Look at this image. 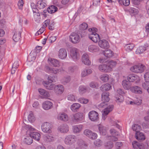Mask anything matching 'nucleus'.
Segmentation results:
<instances>
[{
	"label": "nucleus",
	"instance_id": "1",
	"mask_svg": "<svg viewBox=\"0 0 149 149\" xmlns=\"http://www.w3.org/2000/svg\"><path fill=\"white\" fill-rule=\"evenodd\" d=\"M23 127L27 130V133L28 134L29 132V135L36 140L38 141L40 140V133L37 132H31L32 131L34 130V129L32 128V126L29 125H26L25 124L23 126Z\"/></svg>",
	"mask_w": 149,
	"mask_h": 149
},
{
	"label": "nucleus",
	"instance_id": "2",
	"mask_svg": "<svg viewBox=\"0 0 149 149\" xmlns=\"http://www.w3.org/2000/svg\"><path fill=\"white\" fill-rule=\"evenodd\" d=\"M145 69L146 67L144 65L139 64L131 67L130 70L135 73H140L143 72Z\"/></svg>",
	"mask_w": 149,
	"mask_h": 149
},
{
	"label": "nucleus",
	"instance_id": "3",
	"mask_svg": "<svg viewBox=\"0 0 149 149\" xmlns=\"http://www.w3.org/2000/svg\"><path fill=\"white\" fill-rule=\"evenodd\" d=\"M52 127V125L47 122L44 123L41 125L42 130L43 132L45 133H51Z\"/></svg>",
	"mask_w": 149,
	"mask_h": 149
},
{
	"label": "nucleus",
	"instance_id": "4",
	"mask_svg": "<svg viewBox=\"0 0 149 149\" xmlns=\"http://www.w3.org/2000/svg\"><path fill=\"white\" fill-rule=\"evenodd\" d=\"M70 55L74 61L79 60V59L80 55L78 49L75 48H72L70 51Z\"/></svg>",
	"mask_w": 149,
	"mask_h": 149
},
{
	"label": "nucleus",
	"instance_id": "5",
	"mask_svg": "<svg viewBox=\"0 0 149 149\" xmlns=\"http://www.w3.org/2000/svg\"><path fill=\"white\" fill-rule=\"evenodd\" d=\"M31 6L33 13H35L34 15V19L37 22H39L40 21L39 16H40L39 11L36 8V6L34 3H31Z\"/></svg>",
	"mask_w": 149,
	"mask_h": 149
},
{
	"label": "nucleus",
	"instance_id": "6",
	"mask_svg": "<svg viewBox=\"0 0 149 149\" xmlns=\"http://www.w3.org/2000/svg\"><path fill=\"white\" fill-rule=\"evenodd\" d=\"M75 136L72 135L67 136L65 139V142L66 144L71 145L74 143L76 141Z\"/></svg>",
	"mask_w": 149,
	"mask_h": 149
},
{
	"label": "nucleus",
	"instance_id": "7",
	"mask_svg": "<svg viewBox=\"0 0 149 149\" xmlns=\"http://www.w3.org/2000/svg\"><path fill=\"white\" fill-rule=\"evenodd\" d=\"M117 92L119 94V95H117L116 97V102L119 103L123 102V97L122 95L125 94V91L123 89L119 88L117 90Z\"/></svg>",
	"mask_w": 149,
	"mask_h": 149
},
{
	"label": "nucleus",
	"instance_id": "8",
	"mask_svg": "<svg viewBox=\"0 0 149 149\" xmlns=\"http://www.w3.org/2000/svg\"><path fill=\"white\" fill-rule=\"evenodd\" d=\"M71 117L72 120L75 123L79 122L82 121L83 118L82 114L79 113L72 114Z\"/></svg>",
	"mask_w": 149,
	"mask_h": 149
},
{
	"label": "nucleus",
	"instance_id": "9",
	"mask_svg": "<svg viewBox=\"0 0 149 149\" xmlns=\"http://www.w3.org/2000/svg\"><path fill=\"white\" fill-rule=\"evenodd\" d=\"M80 37L78 34L72 33L70 36V40L74 44L79 42L80 41Z\"/></svg>",
	"mask_w": 149,
	"mask_h": 149
},
{
	"label": "nucleus",
	"instance_id": "10",
	"mask_svg": "<svg viewBox=\"0 0 149 149\" xmlns=\"http://www.w3.org/2000/svg\"><path fill=\"white\" fill-rule=\"evenodd\" d=\"M88 116L90 120L92 121H96L98 118V114L95 111H90L88 113Z\"/></svg>",
	"mask_w": 149,
	"mask_h": 149
},
{
	"label": "nucleus",
	"instance_id": "11",
	"mask_svg": "<svg viewBox=\"0 0 149 149\" xmlns=\"http://www.w3.org/2000/svg\"><path fill=\"white\" fill-rule=\"evenodd\" d=\"M89 38L93 42H96L98 40H100V37L98 34L95 32H93L88 35Z\"/></svg>",
	"mask_w": 149,
	"mask_h": 149
},
{
	"label": "nucleus",
	"instance_id": "12",
	"mask_svg": "<svg viewBox=\"0 0 149 149\" xmlns=\"http://www.w3.org/2000/svg\"><path fill=\"white\" fill-rule=\"evenodd\" d=\"M82 61L84 64L89 65L91 64V62L89 60V55L86 53H84L82 56Z\"/></svg>",
	"mask_w": 149,
	"mask_h": 149
},
{
	"label": "nucleus",
	"instance_id": "13",
	"mask_svg": "<svg viewBox=\"0 0 149 149\" xmlns=\"http://www.w3.org/2000/svg\"><path fill=\"white\" fill-rule=\"evenodd\" d=\"M44 86L48 90H52L55 89V85L52 83L47 81H44L43 82Z\"/></svg>",
	"mask_w": 149,
	"mask_h": 149
},
{
	"label": "nucleus",
	"instance_id": "14",
	"mask_svg": "<svg viewBox=\"0 0 149 149\" xmlns=\"http://www.w3.org/2000/svg\"><path fill=\"white\" fill-rule=\"evenodd\" d=\"M69 128L67 125L62 124L58 128V130L61 133H66L69 131Z\"/></svg>",
	"mask_w": 149,
	"mask_h": 149
},
{
	"label": "nucleus",
	"instance_id": "15",
	"mask_svg": "<svg viewBox=\"0 0 149 149\" xmlns=\"http://www.w3.org/2000/svg\"><path fill=\"white\" fill-rule=\"evenodd\" d=\"M22 31V29L21 28L19 31H15L13 36V39L14 41L17 42L19 40L21 37V34Z\"/></svg>",
	"mask_w": 149,
	"mask_h": 149
},
{
	"label": "nucleus",
	"instance_id": "16",
	"mask_svg": "<svg viewBox=\"0 0 149 149\" xmlns=\"http://www.w3.org/2000/svg\"><path fill=\"white\" fill-rule=\"evenodd\" d=\"M92 72L93 71L92 69L89 68H85L81 71V77H85L91 74Z\"/></svg>",
	"mask_w": 149,
	"mask_h": 149
},
{
	"label": "nucleus",
	"instance_id": "17",
	"mask_svg": "<svg viewBox=\"0 0 149 149\" xmlns=\"http://www.w3.org/2000/svg\"><path fill=\"white\" fill-rule=\"evenodd\" d=\"M42 107L44 109L47 110L53 107V104L50 101H46L43 103Z\"/></svg>",
	"mask_w": 149,
	"mask_h": 149
},
{
	"label": "nucleus",
	"instance_id": "18",
	"mask_svg": "<svg viewBox=\"0 0 149 149\" xmlns=\"http://www.w3.org/2000/svg\"><path fill=\"white\" fill-rule=\"evenodd\" d=\"M58 56L61 59L66 58L67 56V52L66 49L63 48L60 49L59 51Z\"/></svg>",
	"mask_w": 149,
	"mask_h": 149
},
{
	"label": "nucleus",
	"instance_id": "19",
	"mask_svg": "<svg viewBox=\"0 0 149 149\" xmlns=\"http://www.w3.org/2000/svg\"><path fill=\"white\" fill-rule=\"evenodd\" d=\"M113 108V105H109L106 108H105L104 111H103V120L105 119L104 115H107L108 113L111 111Z\"/></svg>",
	"mask_w": 149,
	"mask_h": 149
},
{
	"label": "nucleus",
	"instance_id": "20",
	"mask_svg": "<svg viewBox=\"0 0 149 149\" xmlns=\"http://www.w3.org/2000/svg\"><path fill=\"white\" fill-rule=\"evenodd\" d=\"M63 86L59 84L55 85L54 91L57 94H61L64 91Z\"/></svg>",
	"mask_w": 149,
	"mask_h": 149
},
{
	"label": "nucleus",
	"instance_id": "21",
	"mask_svg": "<svg viewBox=\"0 0 149 149\" xmlns=\"http://www.w3.org/2000/svg\"><path fill=\"white\" fill-rule=\"evenodd\" d=\"M135 137L139 141H143L145 139V137L143 133L140 132H137L135 134Z\"/></svg>",
	"mask_w": 149,
	"mask_h": 149
},
{
	"label": "nucleus",
	"instance_id": "22",
	"mask_svg": "<svg viewBox=\"0 0 149 149\" xmlns=\"http://www.w3.org/2000/svg\"><path fill=\"white\" fill-rule=\"evenodd\" d=\"M130 90L132 92L136 93L141 94L142 93L141 88L138 86H134L131 87Z\"/></svg>",
	"mask_w": 149,
	"mask_h": 149
},
{
	"label": "nucleus",
	"instance_id": "23",
	"mask_svg": "<svg viewBox=\"0 0 149 149\" xmlns=\"http://www.w3.org/2000/svg\"><path fill=\"white\" fill-rule=\"evenodd\" d=\"M122 85L125 89L126 90L130 89L131 84L129 81L126 80H124L122 81Z\"/></svg>",
	"mask_w": 149,
	"mask_h": 149
},
{
	"label": "nucleus",
	"instance_id": "24",
	"mask_svg": "<svg viewBox=\"0 0 149 149\" xmlns=\"http://www.w3.org/2000/svg\"><path fill=\"white\" fill-rule=\"evenodd\" d=\"M44 139L47 142H50L54 141L55 138L54 136L52 134L47 135L44 136Z\"/></svg>",
	"mask_w": 149,
	"mask_h": 149
},
{
	"label": "nucleus",
	"instance_id": "25",
	"mask_svg": "<svg viewBox=\"0 0 149 149\" xmlns=\"http://www.w3.org/2000/svg\"><path fill=\"white\" fill-rule=\"evenodd\" d=\"M58 120H63L64 121H66L68 120V115L65 113H62L59 114L58 116Z\"/></svg>",
	"mask_w": 149,
	"mask_h": 149
},
{
	"label": "nucleus",
	"instance_id": "26",
	"mask_svg": "<svg viewBox=\"0 0 149 149\" xmlns=\"http://www.w3.org/2000/svg\"><path fill=\"white\" fill-rule=\"evenodd\" d=\"M103 55L107 58L111 57L113 56V52L111 50L106 49L104 50H103Z\"/></svg>",
	"mask_w": 149,
	"mask_h": 149
},
{
	"label": "nucleus",
	"instance_id": "27",
	"mask_svg": "<svg viewBox=\"0 0 149 149\" xmlns=\"http://www.w3.org/2000/svg\"><path fill=\"white\" fill-rule=\"evenodd\" d=\"M127 78L128 81L130 83V82H133L134 81L139 79V77L137 75L130 74L127 76Z\"/></svg>",
	"mask_w": 149,
	"mask_h": 149
},
{
	"label": "nucleus",
	"instance_id": "28",
	"mask_svg": "<svg viewBox=\"0 0 149 149\" xmlns=\"http://www.w3.org/2000/svg\"><path fill=\"white\" fill-rule=\"evenodd\" d=\"M104 61H104L103 59V63H106L108 64V65H109L110 68H112H112L116 66L117 63L116 61L112 60H107V61H106L105 62H104Z\"/></svg>",
	"mask_w": 149,
	"mask_h": 149
},
{
	"label": "nucleus",
	"instance_id": "29",
	"mask_svg": "<svg viewBox=\"0 0 149 149\" xmlns=\"http://www.w3.org/2000/svg\"><path fill=\"white\" fill-rule=\"evenodd\" d=\"M103 103H105V102H108L110 100V98L109 97V93L108 92H103Z\"/></svg>",
	"mask_w": 149,
	"mask_h": 149
},
{
	"label": "nucleus",
	"instance_id": "30",
	"mask_svg": "<svg viewBox=\"0 0 149 149\" xmlns=\"http://www.w3.org/2000/svg\"><path fill=\"white\" fill-rule=\"evenodd\" d=\"M38 91L40 94L45 97H49V93L47 91L42 88L38 89Z\"/></svg>",
	"mask_w": 149,
	"mask_h": 149
},
{
	"label": "nucleus",
	"instance_id": "31",
	"mask_svg": "<svg viewBox=\"0 0 149 149\" xmlns=\"http://www.w3.org/2000/svg\"><path fill=\"white\" fill-rule=\"evenodd\" d=\"M82 125H76L73 127V132L75 133H78L82 129Z\"/></svg>",
	"mask_w": 149,
	"mask_h": 149
},
{
	"label": "nucleus",
	"instance_id": "32",
	"mask_svg": "<svg viewBox=\"0 0 149 149\" xmlns=\"http://www.w3.org/2000/svg\"><path fill=\"white\" fill-rule=\"evenodd\" d=\"M46 4L44 1L41 0L38 1L37 3V7L40 9L43 8L46 6Z\"/></svg>",
	"mask_w": 149,
	"mask_h": 149
},
{
	"label": "nucleus",
	"instance_id": "33",
	"mask_svg": "<svg viewBox=\"0 0 149 149\" xmlns=\"http://www.w3.org/2000/svg\"><path fill=\"white\" fill-rule=\"evenodd\" d=\"M89 51L91 52H94L99 51V49L98 47L94 45H91L88 47Z\"/></svg>",
	"mask_w": 149,
	"mask_h": 149
},
{
	"label": "nucleus",
	"instance_id": "34",
	"mask_svg": "<svg viewBox=\"0 0 149 149\" xmlns=\"http://www.w3.org/2000/svg\"><path fill=\"white\" fill-rule=\"evenodd\" d=\"M146 50V47L143 46H141L137 49L136 53L137 54H141L144 52Z\"/></svg>",
	"mask_w": 149,
	"mask_h": 149
},
{
	"label": "nucleus",
	"instance_id": "35",
	"mask_svg": "<svg viewBox=\"0 0 149 149\" xmlns=\"http://www.w3.org/2000/svg\"><path fill=\"white\" fill-rule=\"evenodd\" d=\"M81 106L79 103H74L72 105L70 108L72 111L75 112Z\"/></svg>",
	"mask_w": 149,
	"mask_h": 149
},
{
	"label": "nucleus",
	"instance_id": "36",
	"mask_svg": "<svg viewBox=\"0 0 149 149\" xmlns=\"http://www.w3.org/2000/svg\"><path fill=\"white\" fill-rule=\"evenodd\" d=\"M118 3L121 5H124L125 6H129L130 3V0H117Z\"/></svg>",
	"mask_w": 149,
	"mask_h": 149
},
{
	"label": "nucleus",
	"instance_id": "37",
	"mask_svg": "<svg viewBox=\"0 0 149 149\" xmlns=\"http://www.w3.org/2000/svg\"><path fill=\"white\" fill-rule=\"evenodd\" d=\"M57 8L54 6H51L48 8V12L50 13H52L56 11Z\"/></svg>",
	"mask_w": 149,
	"mask_h": 149
},
{
	"label": "nucleus",
	"instance_id": "38",
	"mask_svg": "<svg viewBox=\"0 0 149 149\" xmlns=\"http://www.w3.org/2000/svg\"><path fill=\"white\" fill-rule=\"evenodd\" d=\"M112 71V68H110L107 63L103 64V72H109Z\"/></svg>",
	"mask_w": 149,
	"mask_h": 149
},
{
	"label": "nucleus",
	"instance_id": "39",
	"mask_svg": "<svg viewBox=\"0 0 149 149\" xmlns=\"http://www.w3.org/2000/svg\"><path fill=\"white\" fill-rule=\"evenodd\" d=\"M47 68L49 70L50 72L53 73L54 74H56L58 73L59 72L61 71H63V69L61 70V69H58L56 68H50L49 67H48Z\"/></svg>",
	"mask_w": 149,
	"mask_h": 149
},
{
	"label": "nucleus",
	"instance_id": "40",
	"mask_svg": "<svg viewBox=\"0 0 149 149\" xmlns=\"http://www.w3.org/2000/svg\"><path fill=\"white\" fill-rule=\"evenodd\" d=\"M32 138L30 136H26L25 138L24 142L28 145H30L33 142Z\"/></svg>",
	"mask_w": 149,
	"mask_h": 149
},
{
	"label": "nucleus",
	"instance_id": "41",
	"mask_svg": "<svg viewBox=\"0 0 149 149\" xmlns=\"http://www.w3.org/2000/svg\"><path fill=\"white\" fill-rule=\"evenodd\" d=\"M134 47V45L133 43H130L126 45L125 47V48L126 50L129 52L131 51Z\"/></svg>",
	"mask_w": 149,
	"mask_h": 149
},
{
	"label": "nucleus",
	"instance_id": "42",
	"mask_svg": "<svg viewBox=\"0 0 149 149\" xmlns=\"http://www.w3.org/2000/svg\"><path fill=\"white\" fill-rule=\"evenodd\" d=\"M51 64L55 67H58L59 66V62L57 60L54 59H51Z\"/></svg>",
	"mask_w": 149,
	"mask_h": 149
},
{
	"label": "nucleus",
	"instance_id": "43",
	"mask_svg": "<svg viewBox=\"0 0 149 149\" xmlns=\"http://www.w3.org/2000/svg\"><path fill=\"white\" fill-rule=\"evenodd\" d=\"M132 129L136 132V133L139 132L141 127V126L138 124H134L132 126Z\"/></svg>",
	"mask_w": 149,
	"mask_h": 149
},
{
	"label": "nucleus",
	"instance_id": "44",
	"mask_svg": "<svg viewBox=\"0 0 149 149\" xmlns=\"http://www.w3.org/2000/svg\"><path fill=\"white\" fill-rule=\"evenodd\" d=\"M88 27L87 24L84 22L80 25L79 26V29L81 31H84L86 30Z\"/></svg>",
	"mask_w": 149,
	"mask_h": 149
},
{
	"label": "nucleus",
	"instance_id": "45",
	"mask_svg": "<svg viewBox=\"0 0 149 149\" xmlns=\"http://www.w3.org/2000/svg\"><path fill=\"white\" fill-rule=\"evenodd\" d=\"M104 146L108 149H111L113 146V143L111 141H108L104 143Z\"/></svg>",
	"mask_w": 149,
	"mask_h": 149
},
{
	"label": "nucleus",
	"instance_id": "46",
	"mask_svg": "<svg viewBox=\"0 0 149 149\" xmlns=\"http://www.w3.org/2000/svg\"><path fill=\"white\" fill-rule=\"evenodd\" d=\"M71 80L70 77V76H67L64 77L62 80V81L64 84L69 82Z\"/></svg>",
	"mask_w": 149,
	"mask_h": 149
},
{
	"label": "nucleus",
	"instance_id": "47",
	"mask_svg": "<svg viewBox=\"0 0 149 149\" xmlns=\"http://www.w3.org/2000/svg\"><path fill=\"white\" fill-rule=\"evenodd\" d=\"M28 119L30 122H32L35 121V118L33 114L31 112L29 115Z\"/></svg>",
	"mask_w": 149,
	"mask_h": 149
},
{
	"label": "nucleus",
	"instance_id": "48",
	"mask_svg": "<svg viewBox=\"0 0 149 149\" xmlns=\"http://www.w3.org/2000/svg\"><path fill=\"white\" fill-rule=\"evenodd\" d=\"M76 97L73 95L70 94L67 96V98L68 100L72 102H74L76 101Z\"/></svg>",
	"mask_w": 149,
	"mask_h": 149
},
{
	"label": "nucleus",
	"instance_id": "49",
	"mask_svg": "<svg viewBox=\"0 0 149 149\" xmlns=\"http://www.w3.org/2000/svg\"><path fill=\"white\" fill-rule=\"evenodd\" d=\"M111 89V86L109 84H106L103 86V91H108Z\"/></svg>",
	"mask_w": 149,
	"mask_h": 149
},
{
	"label": "nucleus",
	"instance_id": "50",
	"mask_svg": "<svg viewBox=\"0 0 149 149\" xmlns=\"http://www.w3.org/2000/svg\"><path fill=\"white\" fill-rule=\"evenodd\" d=\"M79 93L81 94H83L85 93L86 91V88L85 86H81L79 88Z\"/></svg>",
	"mask_w": 149,
	"mask_h": 149
},
{
	"label": "nucleus",
	"instance_id": "51",
	"mask_svg": "<svg viewBox=\"0 0 149 149\" xmlns=\"http://www.w3.org/2000/svg\"><path fill=\"white\" fill-rule=\"evenodd\" d=\"M109 47V45L108 41L105 40L103 39V49H107Z\"/></svg>",
	"mask_w": 149,
	"mask_h": 149
},
{
	"label": "nucleus",
	"instance_id": "52",
	"mask_svg": "<svg viewBox=\"0 0 149 149\" xmlns=\"http://www.w3.org/2000/svg\"><path fill=\"white\" fill-rule=\"evenodd\" d=\"M48 80L49 82L52 83V82H55L57 80L56 77H52L51 76H49L48 78Z\"/></svg>",
	"mask_w": 149,
	"mask_h": 149
},
{
	"label": "nucleus",
	"instance_id": "53",
	"mask_svg": "<svg viewBox=\"0 0 149 149\" xmlns=\"http://www.w3.org/2000/svg\"><path fill=\"white\" fill-rule=\"evenodd\" d=\"M90 86L93 88H97L99 86V85L97 82H92L90 84Z\"/></svg>",
	"mask_w": 149,
	"mask_h": 149
},
{
	"label": "nucleus",
	"instance_id": "54",
	"mask_svg": "<svg viewBox=\"0 0 149 149\" xmlns=\"http://www.w3.org/2000/svg\"><path fill=\"white\" fill-rule=\"evenodd\" d=\"M79 101L81 103L86 104L88 102L89 100L87 99L82 98L79 99Z\"/></svg>",
	"mask_w": 149,
	"mask_h": 149
},
{
	"label": "nucleus",
	"instance_id": "55",
	"mask_svg": "<svg viewBox=\"0 0 149 149\" xmlns=\"http://www.w3.org/2000/svg\"><path fill=\"white\" fill-rule=\"evenodd\" d=\"M91 133H92V131L88 129H86L84 132V134L89 137H90V136L91 135Z\"/></svg>",
	"mask_w": 149,
	"mask_h": 149
},
{
	"label": "nucleus",
	"instance_id": "56",
	"mask_svg": "<svg viewBox=\"0 0 149 149\" xmlns=\"http://www.w3.org/2000/svg\"><path fill=\"white\" fill-rule=\"evenodd\" d=\"M110 132L112 136H118V132L114 129H111Z\"/></svg>",
	"mask_w": 149,
	"mask_h": 149
},
{
	"label": "nucleus",
	"instance_id": "57",
	"mask_svg": "<svg viewBox=\"0 0 149 149\" xmlns=\"http://www.w3.org/2000/svg\"><path fill=\"white\" fill-rule=\"evenodd\" d=\"M90 136L89 138L93 140L96 139L97 137V135L96 133L93 132H92V133H91V135Z\"/></svg>",
	"mask_w": 149,
	"mask_h": 149
},
{
	"label": "nucleus",
	"instance_id": "58",
	"mask_svg": "<svg viewBox=\"0 0 149 149\" xmlns=\"http://www.w3.org/2000/svg\"><path fill=\"white\" fill-rule=\"evenodd\" d=\"M24 2L22 0H19L18 3V6L19 9H22L24 4Z\"/></svg>",
	"mask_w": 149,
	"mask_h": 149
},
{
	"label": "nucleus",
	"instance_id": "59",
	"mask_svg": "<svg viewBox=\"0 0 149 149\" xmlns=\"http://www.w3.org/2000/svg\"><path fill=\"white\" fill-rule=\"evenodd\" d=\"M142 86L144 89H147L149 87V81H146L142 84Z\"/></svg>",
	"mask_w": 149,
	"mask_h": 149
},
{
	"label": "nucleus",
	"instance_id": "60",
	"mask_svg": "<svg viewBox=\"0 0 149 149\" xmlns=\"http://www.w3.org/2000/svg\"><path fill=\"white\" fill-rule=\"evenodd\" d=\"M142 126L144 128H149V120L148 122H143L142 123Z\"/></svg>",
	"mask_w": 149,
	"mask_h": 149
},
{
	"label": "nucleus",
	"instance_id": "61",
	"mask_svg": "<svg viewBox=\"0 0 149 149\" xmlns=\"http://www.w3.org/2000/svg\"><path fill=\"white\" fill-rule=\"evenodd\" d=\"M109 79V75L107 74H103V81L107 82Z\"/></svg>",
	"mask_w": 149,
	"mask_h": 149
},
{
	"label": "nucleus",
	"instance_id": "62",
	"mask_svg": "<svg viewBox=\"0 0 149 149\" xmlns=\"http://www.w3.org/2000/svg\"><path fill=\"white\" fill-rule=\"evenodd\" d=\"M139 143V142L136 141L133 142L132 144L134 148L135 149H137L138 147V146Z\"/></svg>",
	"mask_w": 149,
	"mask_h": 149
},
{
	"label": "nucleus",
	"instance_id": "63",
	"mask_svg": "<svg viewBox=\"0 0 149 149\" xmlns=\"http://www.w3.org/2000/svg\"><path fill=\"white\" fill-rule=\"evenodd\" d=\"M50 22V20L47 19L43 23V27H46L47 26V25H49Z\"/></svg>",
	"mask_w": 149,
	"mask_h": 149
},
{
	"label": "nucleus",
	"instance_id": "64",
	"mask_svg": "<svg viewBox=\"0 0 149 149\" xmlns=\"http://www.w3.org/2000/svg\"><path fill=\"white\" fill-rule=\"evenodd\" d=\"M129 10L130 12L134 13H137L138 12L137 9L133 8H130Z\"/></svg>",
	"mask_w": 149,
	"mask_h": 149
}]
</instances>
